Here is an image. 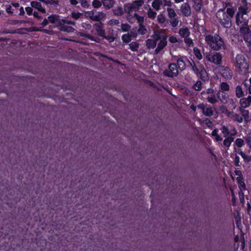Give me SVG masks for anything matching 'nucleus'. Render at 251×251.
I'll return each instance as SVG.
<instances>
[{"instance_id": "f257e3e1", "label": "nucleus", "mask_w": 251, "mask_h": 251, "mask_svg": "<svg viewBox=\"0 0 251 251\" xmlns=\"http://www.w3.org/2000/svg\"><path fill=\"white\" fill-rule=\"evenodd\" d=\"M233 7L220 9L216 13V17L220 25L224 28L229 29L232 26L231 19L235 15Z\"/></svg>"}, {"instance_id": "f03ea898", "label": "nucleus", "mask_w": 251, "mask_h": 251, "mask_svg": "<svg viewBox=\"0 0 251 251\" xmlns=\"http://www.w3.org/2000/svg\"><path fill=\"white\" fill-rule=\"evenodd\" d=\"M236 24L239 28L240 34L243 36L245 41H247L251 34V30L249 25V18L248 15L235 16Z\"/></svg>"}, {"instance_id": "7ed1b4c3", "label": "nucleus", "mask_w": 251, "mask_h": 251, "mask_svg": "<svg viewBox=\"0 0 251 251\" xmlns=\"http://www.w3.org/2000/svg\"><path fill=\"white\" fill-rule=\"evenodd\" d=\"M189 65L191 67L192 71L199 77L201 80L205 81L208 79V75L204 66L199 61H194L190 58L188 61Z\"/></svg>"}, {"instance_id": "20e7f679", "label": "nucleus", "mask_w": 251, "mask_h": 251, "mask_svg": "<svg viewBox=\"0 0 251 251\" xmlns=\"http://www.w3.org/2000/svg\"><path fill=\"white\" fill-rule=\"evenodd\" d=\"M205 40L209 47L215 50H220L224 46V42L222 38L218 34L213 36L208 34L205 37Z\"/></svg>"}, {"instance_id": "39448f33", "label": "nucleus", "mask_w": 251, "mask_h": 251, "mask_svg": "<svg viewBox=\"0 0 251 251\" xmlns=\"http://www.w3.org/2000/svg\"><path fill=\"white\" fill-rule=\"evenodd\" d=\"M233 65L242 74L246 73L249 70V65L244 54H238L233 61Z\"/></svg>"}, {"instance_id": "423d86ee", "label": "nucleus", "mask_w": 251, "mask_h": 251, "mask_svg": "<svg viewBox=\"0 0 251 251\" xmlns=\"http://www.w3.org/2000/svg\"><path fill=\"white\" fill-rule=\"evenodd\" d=\"M93 28L97 35L108 41L109 43L113 42L116 38L112 35H106L104 29V25L101 22H97L93 25Z\"/></svg>"}, {"instance_id": "0eeeda50", "label": "nucleus", "mask_w": 251, "mask_h": 251, "mask_svg": "<svg viewBox=\"0 0 251 251\" xmlns=\"http://www.w3.org/2000/svg\"><path fill=\"white\" fill-rule=\"evenodd\" d=\"M163 74L164 76L168 77L173 78L177 76L178 75V70L176 63H170L168 66V68L163 71Z\"/></svg>"}, {"instance_id": "6e6552de", "label": "nucleus", "mask_w": 251, "mask_h": 251, "mask_svg": "<svg viewBox=\"0 0 251 251\" xmlns=\"http://www.w3.org/2000/svg\"><path fill=\"white\" fill-rule=\"evenodd\" d=\"M216 70L226 80L232 78V73L228 67L218 66Z\"/></svg>"}, {"instance_id": "1a4fd4ad", "label": "nucleus", "mask_w": 251, "mask_h": 251, "mask_svg": "<svg viewBox=\"0 0 251 251\" xmlns=\"http://www.w3.org/2000/svg\"><path fill=\"white\" fill-rule=\"evenodd\" d=\"M168 16L171 19L170 23L173 27H176L179 23L178 18L174 9L170 7L167 8Z\"/></svg>"}, {"instance_id": "9d476101", "label": "nucleus", "mask_w": 251, "mask_h": 251, "mask_svg": "<svg viewBox=\"0 0 251 251\" xmlns=\"http://www.w3.org/2000/svg\"><path fill=\"white\" fill-rule=\"evenodd\" d=\"M248 86V83L247 79L243 81L241 85H237L235 88L236 97L240 99L244 97L245 95L244 89L247 88Z\"/></svg>"}, {"instance_id": "9b49d317", "label": "nucleus", "mask_w": 251, "mask_h": 251, "mask_svg": "<svg viewBox=\"0 0 251 251\" xmlns=\"http://www.w3.org/2000/svg\"><path fill=\"white\" fill-rule=\"evenodd\" d=\"M208 61L218 66L222 64L223 57L221 53L215 52L213 54H209L207 56Z\"/></svg>"}, {"instance_id": "f8f14e48", "label": "nucleus", "mask_w": 251, "mask_h": 251, "mask_svg": "<svg viewBox=\"0 0 251 251\" xmlns=\"http://www.w3.org/2000/svg\"><path fill=\"white\" fill-rule=\"evenodd\" d=\"M197 107L199 109H201L202 113L207 117H210L213 115V107L210 106H208L206 107V105L202 103L198 104Z\"/></svg>"}, {"instance_id": "ddd939ff", "label": "nucleus", "mask_w": 251, "mask_h": 251, "mask_svg": "<svg viewBox=\"0 0 251 251\" xmlns=\"http://www.w3.org/2000/svg\"><path fill=\"white\" fill-rule=\"evenodd\" d=\"M190 58H188L185 56H179L176 60L178 69L179 68L181 71L184 70L186 68V62L188 63V61L190 60Z\"/></svg>"}, {"instance_id": "4468645a", "label": "nucleus", "mask_w": 251, "mask_h": 251, "mask_svg": "<svg viewBox=\"0 0 251 251\" xmlns=\"http://www.w3.org/2000/svg\"><path fill=\"white\" fill-rule=\"evenodd\" d=\"M168 36L164 35L162 39L160 40L158 43L157 47L155 49L154 52L155 54H158L167 45Z\"/></svg>"}, {"instance_id": "2eb2a0df", "label": "nucleus", "mask_w": 251, "mask_h": 251, "mask_svg": "<svg viewBox=\"0 0 251 251\" xmlns=\"http://www.w3.org/2000/svg\"><path fill=\"white\" fill-rule=\"evenodd\" d=\"M217 96L220 101L223 104H227L229 102V94L226 91H219Z\"/></svg>"}, {"instance_id": "dca6fc26", "label": "nucleus", "mask_w": 251, "mask_h": 251, "mask_svg": "<svg viewBox=\"0 0 251 251\" xmlns=\"http://www.w3.org/2000/svg\"><path fill=\"white\" fill-rule=\"evenodd\" d=\"M58 28L62 31L68 33L74 32L75 30V28L67 24H64L62 23V21L61 20H59L58 24Z\"/></svg>"}, {"instance_id": "f3484780", "label": "nucleus", "mask_w": 251, "mask_h": 251, "mask_svg": "<svg viewBox=\"0 0 251 251\" xmlns=\"http://www.w3.org/2000/svg\"><path fill=\"white\" fill-rule=\"evenodd\" d=\"M239 107L248 108L251 105V96L249 95L247 97H243L239 100Z\"/></svg>"}, {"instance_id": "a211bd4d", "label": "nucleus", "mask_w": 251, "mask_h": 251, "mask_svg": "<svg viewBox=\"0 0 251 251\" xmlns=\"http://www.w3.org/2000/svg\"><path fill=\"white\" fill-rule=\"evenodd\" d=\"M180 11L185 17H189L191 15V7L188 3L186 2L182 4L180 7Z\"/></svg>"}, {"instance_id": "6ab92c4d", "label": "nucleus", "mask_w": 251, "mask_h": 251, "mask_svg": "<svg viewBox=\"0 0 251 251\" xmlns=\"http://www.w3.org/2000/svg\"><path fill=\"white\" fill-rule=\"evenodd\" d=\"M238 110L240 114H241L242 117L243 118L245 123L246 124L248 123L250 121L249 117V111L248 110H246L245 108H242L239 107Z\"/></svg>"}, {"instance_id": "aec40b11", "label": "nucleus", "mask_w": 251, "mask_h": 251, "mask_svg": "<svg viewBox=\"0 0 251 251\" xmlns=\"http://www.w3.org/2000/svg\"><path fill=\"white\" fill-rule=\"evenodd\" d=\"M30 5L32 7L37 9L39 12L43 13H46L45 9L42 6L40 2L36 1H32L30 2Z\"/></svg>"}, {"instance_id": "412c9836", "label": "nucleus", "mask_w": 251, "mask_h": 251, "mask_svg": "<svg viewBox=\"0 0 251 251\" xmlns=\"http://www.w3.org/2000/svg\"><path fill=\"white\" fill-rule=\"evenodd\" d=\"M178 33L180 36L183 38L188 37L190 35V30L187 27L184 28H180L179 29Z\"/></svg>"}, {"instance_id": "4be33fe9", "label": "nucleus", "mask_w": 251, "mask_h": 251, "mask_svg": "<svg viewBox=\"0 0 251 251\" xmlns=\"http://www.w3.org/2000/svg\"><path fill=\"white\" fill-rule=\"evenodd\" d=\"M193 7L197 11H200L202 7V0H193Z\"/></svg>"}, {"instance_id": "5701e85b", "label": "nucleus", "mask_w": 251, "mask_h": 251, "mask_svg": "<svg viewBox=\"0 0 251 251\" xmlns=\"http://www.w3.org/2000/svg\"><path fill=\"white\" fill-rule=\"evenodd\" d=\"M248 10V7L240 6L238 7V11H237L236 15H238L239 16H246L247 15Z\"/></svg>"}, {"instance_id": "b1692460", "label": "nucleus", "mask_w": 251, "mask_h": 251, "mask_svg": "<svg viewBox=\"0 0 251 251\" xmlns=\"http://www.w3.org/2000/svg\"><path fill=\"white\" fill-rule=\"evenodd\" d=\"M236 152L241 156L245 162L248 163L251 161V156L246 155L241 149H239Z\"/></svg>"}, {"instance_id": "393cba45", "label": "nucleus", "mask_w": 251, "mask_h": 251, "mask_svg": "<svg viewBox=\"0 0 251 251\" xmlns=\"http://www.w3.org/2000/svg\"><path fill=\"white\" fill-rule=\"evenodd\" d=\"M106 16V14L102 12H97L94 17V21L98 22H101V20L104 18Z\"/></svg>"}, {"instance_id": "a878e982", "label": "nucleus", "mask_w": 251, "mask_h": 251, "mask_svg": "<svg viewBox=\"0 0 251 251\" xmlns=\"http://www.w3.org/2000/svg\"><path fill=\"white\" fill-rule=\"evenodd\" d=\"M157 42L151 39H148L146 41V46L149 49H154L156 46Z\"/></svg>"}, {"instance_id": "bb28decb", "label": "nucleus", "mask_w": 251, "mask_h": 251, "mask_svg": "<svg viewBox=\"0 0 251 251\" xmlns=\"http://www.w3.org/2000/svg\"><path fill=\"white\" fill-rule=\"evenodd\" d=\"M218 129L217 128L214 129L211 133V136L215 137L214 140L216 142L222 141L223 138L218 134Z\"/></svg>"}, {"instance_id": "cd10ccee", "label": "nucleus", "mask_w": 251, "mask_h": 251, "mask_svg": "<svg viewBox=\"0 0 251 251\" xmlns=\"http://www.w3.org/2000/svg\"><path fill=\"white\" fill-rule=\"evenodd\" d=\"M124 10L127 13H130L133 11H136L131 3H127L124 5Z\"/></svg>"}, {"instance_id": "c85d7f7f", "label": "nucleus", "mask_w": 251, "mask_h": 251, "mask_svg": "<svg viewBox=\"0 0 251 251\" xmlns=\"http://www.w3.org/2000/svg\"><path fill=\"white\" fill-rule=\"evenodd\" d=\"M162 5H163L162 0H154L151 4L152 6L156 10H160Z\"/></svg>"}, {"instance_id": "c756f323", "label": "nucleus", "mask_w": 251, "mask_h": 251, "mask_svg": "<svg viewBox=\"0 0 251 251\" xmlns=\"http://www.w3.org/2000/svg\"><path fill=\"white\" fill-rule=\"evenodd\" d=\"M234 141V138L232 137H225V139L223 141V145L225 147L229 148L231 143Z\"/></svg>"}, {"instance_id": "7c9ffc66", "label": "nucleus", "mask_w": 251, "mask_h": 251, "mask_svg": "<svg viewBox=\"0 0 251 251\" xmlns=\"http://www.w3.org/2000/svg\"><path fill=\"white\" fill-rule=\"evenodd\" d=\"M71 17L75 20H81L83 18V14L79 12L73 11L71 13Z\"/></svg>"}, {"instance_id": "2f4dec72", "label": "nucleus", "mask_w": 251, "mask_h": 251, "mask_svg": "<svg viewBox=\"0 0 251 251\" xmlns=\"http://www.w3.org/2000/svg\"><path fill=\"white\" fill-rule=\"evenodd\" d=\"M102 3L105 7L110 9L113 7L114 1L113 0H102Z\"/></svg>"}, {"instance_id": "473e14b6", "label": "nucleus", "mask_w": 251, "mask_h": 251, "mask_svg": "<svg viewBox=\"0 0 251 251\" xmlns=\"http://www.w3.org/2000/svg\"><path fill=\"white\" fill-rule=\"evenodd\" d=\"M113 13L114 15L119 16H122L124 14V10L121 6H118L113 9Z\"/></svg>"}, {"instance_id": "72a5a7b5", "label": "nucleus", "mask_w": 251, "mask_h": 251, "mask_svg": "<svg viewBox=\"0 0 251 251\" xmlns=\"http://www.w3.org/2000/svg\"><path fill=\"white\" fill-rule=\"evenodd\" d=\"M48 18L49 22L51 24H54L57 21L59 22V20H61L59 19V17L57 15L52 14V15L49 16Z\"/></svg>"}, {"instance_id": "f704fd0d", "label": "nucleus", "mask_w": 251, "mask_h": 251, "mask_svg": "<svg viewBox=\"0 0 251 251\" xmlns=\"http://www.w3.org/2000/svg\"><path fill=\"white\" fill-rule=\"evenodd\" d=\"M220 90L219 91H228L230 89V86L226 82H222L220 85Z\"/></svg>"}, {"instance_id": "c9c22d12", "label": "nucleus", "mask_w": 251, "mask_h": 251, "mask_svg": "<svg viewBox=\"0 0 251 251\" xmlns=\"http://www.w3.org/2000/svg\"><path fill=\"white\" fill-rule=\"evenodd\" d=\"M131 34H129V33L125 34L122 36V40L124 43H128L131 41Z\"/></svg>"}, {"instance_id": "e433bc0d", "label": "nucleus", "mask_w": 251, "mask_h": 251, "mask_svg": "<svg viewBox=\"0 0 251 251\" xmlns=\"http://www.w3.org/2000/svg\"><path fill=\"white\" fill-rule=\"evenodd\" d=\"M129 49L132 51H137L139 44L136 42H132L129 44Z\"/></svg>"}, {"instance_id": "4c0bfd02", "label": "nucleus", "mask_w": 251, "mask_h": 251, "mask_svg": "<svg viewBox=\"0 0 251 251\" xmlns=\"http://www.w3.org/2000/svg\"><path fill=\"white\" fill-rule=\"evenodd\" d=\"M143 3L144 1L143 0H136L131 3L136 11L138 10L139 7L143 4Z\"/></svg>"}, {"instance_id": "58836bf2", "label": "nucleus", "mask_w": 251, "mask_h": 251, "mask_svg": "<svg viewBox=\"0 0 251 251\" xmlns=\"http://www.w3.org/2000/svg\"><path fill=\"white\" fill-rule=\"evenodd\" d=\"M220 130L222 133L223 134L224 137H227L229 136L230 131L227 126H223L221 127Z\"/></svg>"}, {"instance_id": "ea45409f", "label": "nucleus", "mask_w": 251, "mask_h": 251, "mask_svg": "<svg viewBox=\"0 0 251 251\" xmlns=\"http://www.w3.org/2000/svg\"><path fill=\"white\" fill-rule=\"evenodd\" d=\"M236 182L238 185L239 188H240L241 193L243 194L242 191L246 189V186L244 181V179L236 181Z\"/></svg>"}, {"instance_id": "a19ab883", "label": "nucleus", "mask_w": 251, "mask_h": 251, "mask_svg": "<svg viewBox=\"0 0 251 251\" xmlns=\"http://www.w3.org/2000/svg\"><path fill=\"white\" fill-rule=\"evenodd\" d=\"M137 32L139 34L143 35L147 33V30L144 25L141 24V25H139V28L137 30Z\"/></svg>"}, {"instance_id": "79ce46f5", "label": "nucleus", "mask_w": 251, "mask_h": 251, "mask_svg": "<svg viewBox=\"0 0 251 251\" xmlns=\"http://www.w3.org/2000/svg\"><path fill=\"white\" fill-rule=\"evenodd\" d=\"M207 99L208 101L212 104H215L217 102L216 97L214 94L209 95Z\"/></svg>"}, {"instance_id": "37998d69", "label": "nucleus", "mask_w": 251, "mask_h": 251, "mask_svg": "<svg viewBox=\"0 0 251 251\" xmlns=\"http://www.w3.org/2000/svg\"><path fill=\"white\" fill-rule=\"evenodd\" d=\"M80 36L82 37H85L92 41L97 42L96 38L93 36L91 34L87 33H81Z\"/></svg>"}, {"instance_id": "c03bdc74", "label": "nucleus", "mask_w": 251, "mask_h": 251, "mask_svg": "<svg viewBox=\"0 0 251 251\" xmlns=\"http://www.w3.org/2000/svg\"><path fill=\"white\" fill-rule=\"evenodd\" d=\"M194 53L195 55L196 56V58L199 60H200L202 59V55H201V50L200 49H199L197 48H195L194 49Z\"/></svg>"}, {"instance_id": "a18cd8bd", "label": "nucleus", "mask_w": 251, "mask_h": 251, "mask_svg": "<svg viewBox=\"0 0 251 251\" xmlns=\"http://www.w3.org/2000/svg\"><path fill=\"white\" fill-rule=\"evenodd\" d=\"M60 20L62 21V23L64 24H67L69 25H73L75 27H77L76 26V23L74 20H67L66 19H62Z\"/></svg>"}, {"instance_id": "49530a36", "label": "nucleus", "mask_w": 251, "mask_h": 251, "mask_svg": "<svg viewBox=\"0 0 251 251\" xmlns=\"http://www.w3.org/2000/svg\"><path fill=\"white\" fill-rule=\"evenodd\" d=\"M235 175L237 176L236 178V181H238L240 180L244 179L243 175L242 174V172L240 170H235L234 171Z\"/></svg>"}, {"instance_id": "de8ad7c7", "label": "nucleus", "mask_w": 251, "mask_h": 251, "mask_svg": "<svg viewBox=\"0 0 251 251\" xmlns=\"http://www.w3.org/2000/svg\"><path fill=\"white\" fill-rule=\"evenodd\" d=\"M245 139L248 146L251 150V132L248 134L245 137Z\"/></svg>"}, {"instance_id": "09e8293b", "label": "nucleus", "mask_w": 251, "mask_h": 251, "mask_svg": "<svg viewBox=\"0 0 251 251\" xmlns=\"http://www.w3.org/2000/svg\"><path fill=\"white\" fill-rule=\"evenodd\" d=\"M244 144V141L241 138L236 139L234 142V145L239 148H241Z\"/></svg>"}, {"instance_id": "8fccbe9b", "label": "nucleus", "mask_w": 251, "mask_h": 251, "mask_svg": "<svg viewBox=\"0 0 251 251\" xmlns=\"http://www.w3.org/2000/svg\"><path fill=\"white\" fill-rule=\"evenodd\" d=\"M193 88L196 91H200L201 89V82L200 80H197L193 85Z\"/></svg>"}, {"instance_id": "3c124183", "label": "nucleus", "mask_w": 251, "mask_h": 251, "mask_svg": "<svg viewBox=\"0 0 251 251\" xmlns=\"http://www.w3.org/2000/svg\"><path fill=\"white\" fill-rule=\"evenodd\" d=\"M184 42L188 47H192L194 44L192 39L189 37L184 38Z\"/></svg>"}, {"instance_id": "603ef678", "label": "nucleus", "mask_w": 251, "mask_h": 251, "mask_svg": "<svg viewBox=\"0 0 251 251\" xmlns=\"http://www.w3.org/2000/svg\"><path fill=\"white\" fill-rule=\"evenodd\" d=\"M233 117H234V121L237 122L239 123H242L243 121V120H244V119L242 117V115L241 116L239 114H237V113H235Z\"/></svg>"}, {"instance_id": "864d4df0", "label": "nucleus", "mask_w": 251, "mask_h": 251, "mask_svg": "<svg viewBox=\"0 0 251 251\" xmlns=\"http://www.w3.org/2000/svg\"><path fill=\"white\" fill-rule=\"evenodd\" d=\"M81 6L84 8H88L90 6V4L89 3L87 0H79Z\"/></svg>"}, {"instance_id": "5fc2aeb1", "label": "nucleus", "mask_w": 251, "mask_h": 251, "mask_svg": "<svg viewBox=\"0 0 251 251\" xmlns=\"http://www.w3.org/2000/svg\"><path fill=\"white\" fill-rule=\"evenodd\" d=\"M96 13V11L92 10L90 11H87L86 14L92 21H94V17L95 16V14Z\"/></svg>"}, {"instance_id": "6e6d98bb", "label": "nucleus", "mask_w": 251, "mask_h": 251, "mask_svg": "<svg viewBox=\"0 0 251 251\" xmlns=\"http://www.w3.org/2000/svg\"><path fill=\"white\" fill-rule=\"evenodd\" d=\"M134 17L137 20L138 23H139V25H143L144 22V18L142 16H141L137 14V13L134 14Z\"/></svg>"}, {"instance_id": "4d7b16f0", "label": "nucleus", "mask_w": 251, "mask_h": 251, "mask_svg": "<svg viewBox=\"0 0 251 251\" xmlns=\"http://www.w3.org/2000/svg\"><path fill=\"white\" fill-rule=\"evenodd\" d=\"M45 3L47 5L50 4L54 6H57L59 4L58 0H45Z\"/></svg>"}, {"instance_id": "13d9d810", "label": "nucleus", "mask_w": 251, "mask_h": 251, "mask_svg": "<svg viewBox=\"0 0 251 251\" xmlns=\"http://www.w3.org/2000/svg\"><path fill=\"white\" fill-rule=\"evenodd\" d=\"M92 6L95 8H100L101 6V2L99 0H93L92 1Z\"/></svg>"}, {"instance_id": "bf43d9fd", "label": "nucleus", "mask_w": 251, "mask_h": 251, "mask_svg": "<svg viewBox=\"0 0 251 251\" xmlns=\"http://www.w3.org/2000/svg\"><path fill=\"white\" fill-rule=\"evenodd\" d=\"M156 15V12L153 11L150 8L148 12V17L151 19H154Z\"/></svg>"}, {"instance_id": "052dcab7", "label": "nucleus", "mask_w": 251, "mask_h": 251, "mask_svg": "<svg viewBox=\"0 0 251 251\" xmlns=\"http://www.w3.org/2000/svg\"><path fill=\"white\" fill-rule=\"evenodd\" d=\"M157 20L159 24H164L166 21V18L163 14H160L157 16Z\"/></svg>"}, {"instance_id": "680f3d73", "label": "nucleus", "mask_w": 251, "mask_h": 251, "mask_svg": "<svg viewBox=\"0 0 251 251\" xmlns=\"http://www.w3.org/2000/svg\"><path fill=\"white\" fill-rule=\"evenodd\" d=\"M130 28V26L127 24H122L121 25V30L124 32L128 31Z\"/></svg>"}, {"instance_id": "e2e57ef3", "label": "nucleus", "mask_w": 251, "mask_h": 251, "mask_svg": "<svg viewBox=\"0 0 251 251\" xmlns=\"http://www.w3.org/2000/svg\"><path fill=\"white\" fill-rule=\"evenodd\" d=\"M81 26L83 28H85V29H90L92 27L91 25L88 21L82 23L81 24Z\"/></svg>"}, {"instance_id": "0e129e2a", "label": "nucleus", "mask_w": 251, "mask_h": 251, "mask_svg": "<svg viewBox=\"0 0 251 251\" xmlns=\"http://www.w3.org/2000/svg\"><path fill=\"white\" fill-rule=\"evenodd\" d=\"M234 165L236 167H240L241 163H240V158L237 155H235L234 160Z\"/></svg>"}, {"instance_id": "69168bd1", "label": "nucleus", "mask_w": 251, "mask_h": 251, "mask_svg": "<svg viewBox=\"0 0 251 251\" xmlns=\"http://www.w3.org/2000/svg\"><path fill=\"white\" fill-rule=\"evenodd\" d=\"M164 35H161L160 33H155L153 36L154 40L157 42L158 40L162 39Z\"/></svg>"}, {"instance_id": "338daca9", "label": "nucleus", "mask_w": 251, "mask_h": 251, "mask_svg": "<svg viewBox=\"0 0 251 251\" xmlns=\"http://www.w3.org/2000/svg\"><path fill=\"white\" fill-rule=\"evenodd\" d=\"M169 41L171 43H176L178 42L177 38L174 35H171L169 38Z\"/></svg>"}, {"instance_id": "774afa93", "label": "nucleus", "mask_w": 251, "mask_h": 251, "mask_svg": "<svg viewBox=\"0 0 251 251\" xmlns=\"http://www.w3.org/2000/svg\"><path fill=\"white\" fill-rule=\"evenodd\" d=\"M163 5L164 6H168L169 7H171L172 6L173 3L172 1L170 0H163Z\"/></svg>"}]
</instances>
